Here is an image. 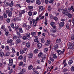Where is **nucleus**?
Wrapping results in <instances>:
<instances>
[{
	"label": "nucleus",
	"mask_w": 74,
	"mask_h": 74,
	"mask_svg": "<svg viewBox=\"0 0 74 74\" xmlns=\"http://www.w3.org/2000/svg\"><path fill=\"white\" fill-rule=\"evenodd\" d=\"M26 36L27 37L29 38L30 37V34L29 33H27L26 34Z\"/></svg>",
	"instance_id": "aec40b11"
},
{
	"label": "nucleus",
	"mask_w": 74,
	"mask_h": 74,
	"mask_svg": "<svg viewBox=\"0 0 74 74\" xmlns=\"http://www.w3.org/2000/svg\"><path fill=\"white\" fill-rule=\"evenodd\" d=\"M24 53H25V51L23 50H21L20 51V53L22 55V54H23Z\"/></svg>",
	"instance_id": "7c9ffc66"
},
{
	"label": "nucleus",
	"mask_w": 74,
	"mask_h": 74,
	"mask_svg": "<svg viewBox=\"0 0 74 74\" xmlns=\"http://www.w3.org/2000/svg\"><path fill=\"white\" fill-rule=\"evenodd\" d=\"M71 38L72 40H74V35H71Z\"/></svg>",
	"instance_id": "c03bdc74"
},
{
	"label": "nucleus",
	"mask_w": 74,
	"mask_h": 74,
	"mask_svg": "<svg viewBox=\"0 0 74 74\" xmlns=\"http://www.w3.org/2000/svg\"><path fill=\"white\" fill-rule=\"evenodd\" d=\"M3 56H4V53L3 52L0 51V56H1V57H3Z\"/></svg>",
	"instance_id": "dca6fc26"
},
{
	"label": "nucleus",
	"mask_w": 74,
	"mask_h": 74,
	"mask_svg": "<svg viewBox=\"0 0 74 74\" xmlns=\"http://www.w3.org/2000/svg\"><path fill=\"white\" fill-rule=\"evenodd\" d=\"M26 71V70L25 69H21V73H22V74H23L24 73H25Z\"/></svg>",
	"instance_id": "ddd939ff"
},
{
	"label": "nucleus",
	"mask_w": 74,
	"mask_h": 74,
	"mask_svg": "<svg viewBox=\"0 0 74 74\" xmlns=\"http://www.w3.org/2000/svg\"><path fill=\"white\" fill-rule=\"evenodd\" d=\"M68 9H64L63 10V14H65V15H69V12H68Z\"/></svg>",
	"instance_id": "f257e3e1"
},
{
	"label": "nucleus",
	"mask_w": 74,
	"mask_h": 74,
	"mask_svg": "<svg viewBox=\"0 0 74 74\" xmlns=\"http://www.w3.org/2000/svg\"><path fill=\"white\" fill-rule=\"evenodd\" d=\"M19 31L20 33H23V30H22V28H19Z\"/></svg>",
	"instance_id": "2f4dec72"
},
{
	"label": "nucleus",
	"mask_w": 74,
	"mask_h": 74,
	"mask_svg": "<svg viewBox=\"0 0 74 74\" xmlns=\"http://www.w3.org/2000/svg\"><path fill=\"white\" fill-rule=\"evenodd\" d=\"M14 5V2L13 1H12L9 4L10 7H12Z\"/></svg>",
	"instance_id": "393cba45"
},
{
	"label": "nucleus",
	"mask_w": 74,
	"mask_h": 74,
	"mask_svg": "<svg viewBox=\"0 0 74 74\" xmlns=\"http://www.w3.org/2000/svg\"><path fill=\"white\" fill-rule=\"evenodd\" d=\"M12 51L13 53H15V49L12 48Z\"/></svg>",
	"instance_id": "338daca9"
},
{
	"label": "nucleus",
	"mask_w": 74,
	"mask_h": 74,
	"mask_svg": "<svg viewBox=\"0 0 74 74\" xmlns=\"http://www.w3.org/2000/svg\"><path fill=\"white\" fill-rule=\"evenodd\" d=\"M57 53L59 55H60L61 54H63V53L60 50H57Z\"/></svg>",
	"instance_id": "9d476101"
},
{
	"label": "nucleus",
	"mask_w": 74,
	"mask_h": 74,
	"mask_svg": "<svg viewBox=\"0 0 74 74\" xmlns=\"http://www.w3.org/2000/svg\"><path fill=\"white\" fill-rule=\"evenodd\" d=\"M66 20L67 22H70V23H71V19H70V18H66Z\"/></svg>",
	"instance_id": "c756f323"
},
{
	"label": "nucleus",
	"mask_w": 74,
	"mask_h": 74,
	"mask_svg": "<svg viewBox=\"0 0 74 74\" xmlns=\"http://www.w3.org/2000/svg\"><path fill=\"white\" fill-rule=\"evenodd\" d=\"M51 7L50 6H49L48 8V11H50L51 10Z\"/></svg>",
	"instance_id": "8fccbe9b"
},
{
	"label": "nucleus",
	"mask_w": 74,
	"mask_h": 74,
	"mask_svg": "<svg viewBox=\"0 0 74 74\" xmlns=\"http://www.w3.org/2000/svg\"><path fill=\"white\" fill-rule=\"evenodd\" d=\"M47 58V56L45 54H44L42 55V58L43 59H45Z\"/></svg>",
	"instance_id": "412c9836"
},
{
	"label": "nucleus",
	"mask_w": 74,
	"mask_h": 74,
	"mask_svg": "<svg viewBox=\"0 0 74 74\" xmlns=\"http://www.w3.org/2000/svg\"><path fill=\"white\" fill-rule=\"evenodd\" d=\"M28 15L29 16H32V12L29 11L28 12Z\"/></svg>",
	"instance_id": "a19ab883"
},
{
	"label": "nucleus",
	"mask_w": 74,
	"mask_h": 74,
	"mask_svg": "<svg viewBox=\"0 0 74 74\" xmlns=\"http://www.w3.org/2000/svg\"><path fill=\"white\" fill-rule=\"evenodd\" d=\"M23 65V62H21L19 64V66H22Z\"/></svg>",
	"instance_id": "0e129e2a"
},
{
	"label": "nucleus",
	"mask_w": 74,
	"mask_h": 74,
	"mask_svg": "<svg viewBox=\"0 0 74 74\" xmlns=\"http://www.w3.org/2000/svg\"><path fill=\"white\" fill-rule=\"evenodd\" d=\"M52 32L53 33H56V29L55 28H53Z\"/></svg>",
	"instance_id": "a18cd8bd"
},
{
	"label": "nucleus",
	"mask_w": 74,
	"mask_h": 74,
	"mask_svg": "<svg viewBox=\"0 0 74 74\" xmlns=\"http://www.w3.org/2000/svg\"><path fill=\"white\" fill-rule=\"evenodd\" d=\"M30 3H34L35 1L34 0H30Z\"/></svg>",
	"instance_id": "69168bd1"
},
{
	"label": "nucleus",
	"mask_w": 74,
	"mask_h": 74,
	"mask_svg": "<svg viewBox=\"0 0 74 74\" xmlns=\"http://www.w3.org/2000/svg\"><path fill=\"white\" fill-rule=\"evenodd\" d=\"M23 39L24 40H27L28 39V38H27V37L26 36H25L23 37Z\"/></svg>",
	"instance_id": "5701e85b"
},
{
	"label": "nucleus",
	"mask_w": 74,
	"mask_h": 74,
	"mask_svg": "<svg viewBox=\"0 0 74 74\" xmlns=\"http://www.w3.org/2000/svg\"><path fill=\"white\" fill-rule=\"evenodd\" d=\"M28 8H29V10H32L33 9V6H29L28 7Z\"/></svg>",
	"instance_id": "a878e982"
},
{
	"label": "nucleus",
	"mask_w": 74,
	"mask_h": 74,
	"mask_svg": "<svg viewBox=\"0 0 74 74\" xmlns=\"http://www.w3.org/2000/svg\"><path fill=\"white\" fill-rule=\"evenodd\" d=\"M21 41V40L20 39H18L16 40V44H19Z\"/></svg>",
	"instance_id": "9b49d317"
},
{
	"label": "nucleus",
	"mask_w": 74,
	"mask_h": 74,
	"mask_svg": "<svg viewBox=\"0 0 74 74\" xmlns=\"http://www.w3.org/2000/svg\"><path fill=\"white\" fill-rule=\"evenodd\" d=\"M68 17L69 18H72V14H69L68 13Z\"/></svg>",
	"instance_id": "473e14b6"
},
{
	"label": "nucleus",
	"mask_w": 74,
	"mask_h": 74,
	"mask_svg": "<svg viewBox=\"0 0 74 74\" xmlns=\"http://www.w3.org/2000/svg\"><path fill=\"white\" fill-rule=\"evenodd\" d=\"M33 66L32 65H30L29 66L28 69L29 70H32V69H33Z\"/></svg>",
	"instance_id": "f3484780"
},
{
	"label": "nucleus",
	"mask_w": 74,
	"mask_h": 74,
	"mask_svg": "<svg viewBox=\"0 0 74 74\" xmlns=\"http://www.w3.org/2000/svg\"><path fill=\"white\" fill-rule=\"evenodd\" d=\"M53 57L54 59H56L57 58V56H56V55L55 54H53Z\"/></svg>",
	"instance_id": "72a5a7b5"
},
{
	"label": "nucleus",
	"mask_w": 74,
	"mask_h": 74,
	"mask_svg": "<svg viewBox=\"0 0 74 74\" xmlns=\"http://www.w3.org/2000/svg\"><path fill=\"white\" fill-rule=\"evenodd\" d=\"M64 26V23L63 22H61L59 24V26L60 27H62Z\"/></svg>",
	"instance_id": "1a4fd4ad"
},
{
	"label": "nucleus",
	"mask_w": 74,
	"mask_h": 74,
	"mask_svg": "<svg viewBox=\"0 0 74 74\" xmlns=\"http://www.w3.org/2000/svg\"><path fill=\"white\" fill-rule=\"evenodd\" d=\"M71 70L72 71H74V67L73 66H72L71 68Z\"/></svg>",
	"instance_id": "4d7b16f0"
},
{
	"label": "nucleus",
	"mask_w": 74,
	"mask_h": 74,
	"mask_svg": "<svg viewBox=\"0 0 74 74\" xmlns=\"http://www.w3.org/2000/svg\"><path fill=\"white\" fill-rule=\"evenodd\" d=\"M49 59L50 60H51V61L52 62H53L54 61V59H53V58H52L51 57H50Z\"/></svg>",
	"instance_id": "37998d69"
},
{
	"label": "nucleus",
	"mask_w": 74,
	"mask_h": 74,
	"mask_svg": "<svg viewBox=\"0 0 74 74\" xmlns=\"http://www.w3.org/2000/svg\"><path fill=\"white\" fill-rule=\"evenodd\" d=\"M16 34L18 35V38H21V35L20 34V33H19V32H17Z\"/></svg>",
	"instance_id": "bb28decb"
},
{
	"label": "nucleus",
	"mask_w": 74,
	"mask_h": 74,
	"mask_svg": "<svg viewBox=\"0 0 74 74\" xmlns=\"http://www.w3.org/2000/svg\"><path fill=\"white\" fill-rule=\"evenodd\" d=\"M12 12L10 11V12L8 14V16L9 17H11V16H12Z\"/></svg>",
	"instance_id": "4be33fe9"
},
{
	"label": "nucleus",
	"mask_w": 74,
	"mask_h": 74,
	"mask_svg": "<svg viewBox=\"0 0 74 74\" xmlns=\"http://www.w3.org/2000/svg\"><path fill=\"white\" fill-rule=\"evenodd\" d=\"M10 11V10H8L6 11V14H8Z\"/></svg>",
	"instance_id": "bf43d9fd"
},
{
	"label": "nucleus",
	"mask_w": 74,
	"mask_h": 74,
	"mask_svg": "<svg viewBox=\"0 0 74 74\" xmlns=\"http://www.w3.org/2000/svg\"><path fill=\"white\" fill-rule=\"evenodd\" d=\"M51 43V42H50V40H47V42H46L45 43V45L46 46H48L49 45V44Z\"/></svg>",
	"instance_id": "423d86ee"
},
{
	"label": "nucleus",
	"mask_w": 74,
	"mask_h": 74,
	"mask_svg": "<svg viewBox=\"0 0 74 74\" xmlns=\"http://www.w3.org/2000/svg\"><path fill=\"white\" fill-rule=\"evenodd\" d=\"M10 55V52H7L4 55V56H8Z\"/></svg>",
	"instance_id": "6e6552de"
},
{
	"label": "nucleus",
	"mask_w": 74,
	"mask_h": 74,
	"mask_svg": "<svg viewBox=\"0 0 74 74\" xmlns=\"http://www.w3.org/2000/svg\"><path fill=\"white\" fill-rule=\"evenodd\" d=\"M11 27L13 29H14L15 28V27L14 26V23H12L11 24Z\"/></svg>",
	"instance_id": "09e8293b"
},
{
	"label": "nucleus",
	"mask_w": 74,
	"mask_h": 74,
	"mask_svg": "<svg viewBox=\"0 0 74 74\" xmlns=\"http://www.w3.org/2000/svg\"><path fill=\"white\" fill-rule=\"evenodd\" d=\"M11 20L9 18H8L7 19L6 21L8 23H10Z\"/></svg>",
	"instance_id": "603ef678"
},
{
	"label": "nucleus",
	"mask_w": 74,
	"mask_h": 74,
	"mask_svg": "<svg viewBox=\"0 0 74 74\" xmlns=\"http://www.w3.org/2000/svg\"><path fill=\"white\" fill-rule=\"evenodd\" d=\"M23 62H24L25 63L26 62V58L25 57H24V59L23 60Z\"/></svg>",
	"instance_id": "13d9d810"
},
{
	"label": "nucleus",
	"mask_w": 74,
	"mask_h": 74,
	"mask_svg": "<svg viewBox=\"0 0 74 74\" xmlns=\"http://www.w3.org/2000/svg\"><path fill=\"white\" fill-rule=\"evenodd\" d=\"M9 63H13V60L11 59H10L9 60Z\"/></svg>",
	"instance_id": "e433bc0d"
},
{
	"label": "nucleus",
	"mask_w": 74,
	"mask_h": 74,
	"mask_svg": "<svg viewBox=\"0 0 74 74\" xmlns=\"http://www.w3.org/2000/svg\"><path fill=\"white\" fill-rule=\"evenodd\" d=\"M26 28L27 30H29V29L30 28V25H27L26 27Z\"/></svg>",
	"instance_id": "b1692460"
},
{
	"label": "nucleus",
	"mask_w": 74,
	"mask_h": 74,
	"mask_svg": "<svg viewBox=\"0 0 74 74\" xmlns=\"http://www.w3.org/2000/svg\"><path fill=\"white\" fill-rule=\"evenodd\" d=\"M42 55V53L41 52H40V53L38 55V58H40V57H41V56Z\"/></svg>",
	"instance_id": "49530a36"
},
{
	"label": "nucleus",
	"mask_w": 74,
	"mask_h": 74,
	"mask_svg": "<svg viewBox=\"0 0 74 74\" xmlns=\"http://www.w3.org/2000/svg\"><path fill=\"white\" fill-rule=\"evenodd\" d=\"M58 47V44L55 45L54 46V49H57Z\"/></svg>",
	"instance_id": "2eb2a0df"
},
{
	"label": "nucleus",
	"mask_w": 74,
	"mask_h": 74,
	"mask_svg": "<svg viewBox=\"0 0 74 74\" xmlns=\"http://www.w3.org/2000/svg\"><path fill=\"white\" fill-rule=\"evenodd\" d=\"M73 6H72L71 8H70V10H72V12H74V8H73Z\"/></svg>",
	"instance_id": "c85d7f7f"
},
{
	"label": "nucleus",
	"mask_w": 74,
	"mask_h": 74,
	"mask_svg": "<svg viewBox=\"0 0 74 74\" xmlns=\"http://www.w3.org/2000/svg\"><path fill=\"white\" fill-rule=\"evenodd\" d=\"M12 62H9V64H8V65L9 66H11L13 64Z\"/></svg>",
	"instance_id": "052dcab7"
},
{
	"label": "nucleus",
	"mask_w": 74,
	"mask_h": 74,
	"mask_svg": "<svg viewBox=\"0 0 74 74\" xmlns=\"http://www.w3.org/2000/svg\"><path fill=\"white\" fill-rule=\"evenodd\" d=\"M18 27H19L18 25L16 26L15 27V29H16V30H19V29H18Z\"/></svg>",
	"instance_id": "79ce46f5"
},
{
	"label": "nucleus",
	"mask_w": 74,
	"mask_h": 74,
	"mask_svg": "<svg viewBox=\"0 0 74 74\" xmlns=\"http://www.w3.org/2000/svg\"><path fill=\"white\" fill-rule=\"evenodd\" d=\"M48 51V49L47 48H46L44 49V51L45 52H47V51Z\"/></svg>",
	"instance_id": "864d4df0"
},
{
	"label": "nucleus",
	"mask_w": 74,
	"mask_h": 74,
	"mask_svg": "<svg viewBox=\"0 0 74 74\" xmlns=\"http://www.w3.org/2000/svg\"><path fill=\"white\" fill-rule=\"evenodd\" d=\"M13 41L12 39H9L7 40V43H10V42H12Z\"/></svg>",
	"instance_id": "0eeeda50"
},
{
	"label": "nucleus",
	"mask_w": 74,
	"mask_h": 74,
	"mask_svg": "<svg viewBox=\"0 0 74 74\" xmlns=\"http://www.w3.org/2000/svg\"><path fill=\"white\" fill-rule=\"evenodd\" d=\"M31 34L32 36H35V35L36 34V33L34 32H32L31 33Z\"/></svg>",
	"instance_id": "ea45409f"
},
{
	"label": "nucleus",
	"mask_w": 74,
	"mask_h": 74,
	"mask_svg": "<svg viewBox=\"0 0 74 74\" xmlns=\"http://www.w3.org/2000/svg\"><path fill=\"white\" fill-rule=\"evenodd\" d=\"M73 60H70L69 62V64H71L72 63H73Z\"/></svg>",
	"instance_id": "58836bf2"
},
{
	"label": "nucleus",
	"mask_w": 74,
	"mask_h": 74,
	"mask_svg": "<svg viewBox=\"0 0 74 74\" xmlns=\"http://www.w3.org/2000/svg\"><path fill=\"white\" fill-rule=\"evenodd\" d=\"M3 15L4 18H7V15L6 14H4Z\"/></svg>",
	"instance_id": "de8ad7c7"
},
{
	"label": "nucleus",
	"mask_w": 74,
	"mask_h": 74,
	"mask_svg": "<svg viewBox=\"0 0 74 74\" xmlns=\"http://www.w3.org/2000/svg\"><path fill=\"white\" fill-rule=\"evenodd\" d=\"M18 59H20V60H21L23 59V56H20L18 58Z\"/></svg>",
	"instance_id": "4c0bfd02"
},
{
	"label": "nucleus",
	"mask_w": 74,
	"mask_h": 74,
	"mask_svg": "<svg viewBox=\"0 0 74 74\" xmlns=\"http://www.w3.org/2000/svg\"><path fill=\"white\" fill-rule=\"evenodd\" d=\"M18 12L19 13L18 16H19V17H22V12L19 11H18Z\"/></svg>",
	"instance_id": "6ab92c4d"
},
{
	"label": "nucleus",
	"mask_w": 74,
	"mask_h": 74,
	"mask_svg": "<svg viewBox=\"0 0 74 74\" xmlns=\"http://www.w3.org/2000/svg\"><path fill=\"white\" fill-rule=\"evenodd\" d=\"M13 72V70L12 69H11L9 72V74H11Z\"/></svg>",
	"instance_id": "3c124183"
},
{
	"label": "nucleus",
	"mask_w": 74,
	"mask_h": 74,
	"mask_svg": "<svg viewBox=\"0 0 74 74\" xmlns=\"http://www.w3.org/2000/svg\"><path fill=\"white\" fill-rule=\"evenodd\" d=\"M50 25L51 26H53L55 25V22H51L50 23Z\"/></svg>",
	"instance_id": "6e6d98bb"
},
{
	"label": "nucleus",
	"mask_w": 74,
	"mask_h": 74,
	"mask_svg": "<svg viewBox=\"0 0 74 74\" xmlns=\"http://www.w3.org/2000/svg\"><path fill=\"white\" fill-rule=\"evenodd\" d=\"M1 29H5V27H4V25H3L2 26Z\"/></svg>",
	"instance_id": "774afa93"
},
{
	"label": "nucleus",
	"mask_w": 74,
	"mask_h": 74,
	"mask_svg": "<svg viewBox=\"0 0 74 74\" xmlns=\"http://www.w3.org/2000/svg\"><path fill=\"white\" fill-rule=\"evenodd\" d=\"M56 42L57 44H59L61 42V39H57L56 40Z\"/></svg>",
	"instance_id": "4468645a"
},
{
	"label": "nucleus",
	"mask_w": 74,
	"mask_h": 74,
	"mask_svg": "<svg viewBox=\"0 0 74 74\" xmlns=\"http://www.w3.org/2000/svg\"><path fill=\"white\" fill-rule=\"evenodd\" d=\"M68 48L70 49H74V47L71 43H69Z\"/></svg>",
	"instance_id": "f03ea898"
},
{
	"label": "nucleus",
	"mask_w": 74,
	"mask_h": 74,
	"mask_svg": "<svg viewBox=\"0 0 74 74\" xmlns=\"http://www.w3.org/2000/svg\"><path fill=\"white\" fill-rule=\"evenodd\" d=\"M44 8L42 6H40L39 7V12H41L42 10H44Z\"/></svg>",
	"instance_id": "7ed1b4c3"
},
{
	"label": "nucleus",
	"mask_w": 74,
	"mask_h": 74,
	"mask_svg": "<svg viewBox=\"0 0 74 74\" xmlns=\"http://www.w3.org/2000/svg\"><path fill=\"white\" fill-rule=\"evenodd\" d=\"M53 19L55 21H57L58 20V18L56 17H54Z\"/></svg>",
	"instance_id": "5fc2aeb1"
},
{
	"label": "nucleus",
	"mask_w": 74,
	"mask_h": 74,
	"mask_svg": "<svg viewBox=\"0 0 74 74\" xmlns=\"http://www.w3.org/2000/svg\"><path fill=\"white\" fill-rule=\"evenodd\" d=\"M26 46L27 48H29L30 47V44L29 42L27 43L26 44Z\"/></svg>",
	"instance_id": "a211bd4d"
},
{
	"label": "nucleus",
	"mask_w": 74,
	"mask_h": 74,
	"mask_svg": "<svg viewBox=\"0 0 74 74\" xmlns=\"http://www.w3.org/2000/svg\"><path fill=\"white\" fill-rule=\"evenodd\" d=\"M34 41L35 42H39V41H38V39L37 38L35 39Z\"/></svg>",
	"instance_id": "f704fd0d"
},
{
	"label": "nucleus",
	"mask_w": 74,
	"mask_h": 74,
	"mask_svg": "<svg viewBox=\"0 0 74 74\" xmlns=\"http://www.w3.org/2000/svg\"><path fill=\"white\" fill-rule=\"evenodd\" d=\"M32 56H33V53H29L28 56V58H32Z\"/></svg>",
	"instance_id": "39448f33"
},
{
	"label": "nucleus",
	"mask_w": 74,
	"mask_h": 74,
	"mask_svg": "<svg viewBox=\"0 0 74 74\" xmlns=\"http://www.w3.org/2000/svg\"><path fill=\"white\" fill-rule=\"evenodd\" d=\"M10 48V47H9V46H6V49H7V50H8Z\"/></svg>",
	"instance_id": "680f3d73"
},
{
	"label": "nucleus",
	"mask_w": 74,
	"mask_h": 74,
	"mask_svg": "<svg viewBox=\"0 0 74 74\" xmlns=\"http://www.w3.org/2000/svg\"><path fill=\"white\" fill-rule=\"evenodd\" d=\"M68 70L66 69H63V72H66V71H67Z\"/></svg>",
	"instance_id": "e2e57ef3"
},
{
	"label": "nucleus",
	"mask_w": 74,
	"mask_h": 74,
	"mask_svg": "<svg viewBox=\"0 0 74 74\" xmlns=\"http://www.w3.org/2000/svg\"><path fill=\"white\" fill-rule=\"evenodd\" d=\"M36 4H38V5H40L41 4V1L39 0H37L36 1Z\"/></svg>",
	"instance_id": "f8f14e48"
},
{
	"label": "nucleus",
	"mask_w": 74,
	"mask_h": 74,
	"mask_svg": "<svg viewBox=\"0 0 74 74\" xmlns=\"http://www.w3.org/2000/svg\"><path fill=\"white\" fill-rule=\"evenodd\" d=\"M41 42L42 43H44L45 42V40L44 38H42L41 40Z\"/></svg>",
	"instance_id": "c9c22d12"
},
{
	"label": "nucleus",
	"mask_w": 74,
	"mask_h": 74,
	"mask_svg": "<svg viewBox=\"0 0 74 74\" xmlns=\"http://www.w3.org/2000/svg\"><path fill=\"white\" fill-rule=\"evenodd\" d=\"M39 49H40L42 47V44L41 43H39L37 45Z\"/></svg>",
	"instance_id": "20e7f679"
},
{
	"label": "nucleus",
	"mask_w": 74,
	"mask_h": 74,
	"mask_svg": "<svg viewBox=\"0 0 74 74\" xmlns=\"http://www.w3.org/2000/svg\"><path fill=\"white\" fill-rule=\"evenodd\" d=\"M38 50L37 49H35V50L34 51V53H38Z\"/></svg>",
	"instance_id": "cd10ccee"
}]
</instances>
